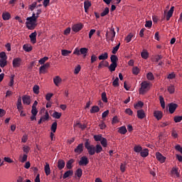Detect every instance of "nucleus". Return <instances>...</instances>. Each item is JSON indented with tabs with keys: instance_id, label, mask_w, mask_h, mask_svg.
I'll list each match as a JSON object with an SVG mask.
<instances>
[{
	"instance_id": "f257e3e1",
	"label": "nucleus",
	"mask_w": 182,
	"mask_h": 182,
	"mask_svg": "<svg viewBox=\"0 0 182 182\" xmlns=\"http://www.w3.org/2000/svg\"><path fill=\"white\" fill-rule=\"evenodd\" d=\"M42 14L41 9H38L36 14L35 12L33 13L32 16L28 17L26 18V28L29 29V31H33L36 26H38V18H39V15Z\"/></svg>"
},
{
	"instance_id": "f03ea898",
	"label": "nucleus",
	"mask_w": 182,
	"mask_h": 182,
	"mask_svg": "<svg viewBox=\"0 0 182 182\" xmlns=\"http://www.w3.org/2000/svg\"><path fill=\"white\" fill-rule=\"evenodd\" d=\"M85 147L87 149L88 154L90 156H95L96 154V147L95 145H90V142H89V139H87L85 143Z\"/></svg>"
},
{
	"instance_id": "7ed1b4c3",
	"label": "nucleus",
	"mask_w": 182,
	"mask_h": 182,
	"mask_svg": "<svg viewBox=\"0 0 182 182\" xmlns=\"http://www.w3.org/2000/svg\"><path fill=\"white\" fill-rule=\"evenodd\" d=\"M148 90H150V82H148L147 81H143L141 83V88L139 90L140 95H144V93L148 92Z\"/></svg>"
},
{
	"instance_id": "20e7f679",
	"label": "nucleus",
	"mask_w": 182,
	"mask_h": 182,
	"mask_svg": "<svg viewBox=\"0 0 182 182\" xmlns=\"http://www.w3.org/2000/svg\"><path fill=\"white\" fill-rule=\"evenodd\" d=\"M16 106H17V110L20 113V116L21 117H25V116H26V114H22L23 113V106L22 105V97H18Z\"/></svg>"
},
{
	"instance_id": "39448f33",
	"label": "nucleus",
	"mask_w": 182,
	"mask_h": 182,
	"mask_svg": "<svg viewBox=\"0 0 182 182\" xmlns=\"http://www.w3.org/2000/svg\"><path fill=\"white\" fill-rule=\"evenodd\" d=\"M13 68H19L22 65V59L21 58H16L13 60Z\"/></svg>"
},
{
	"instance_id": "423d86ee",
	"label": "nucleus",
	"mask_w": 182,
	"mask_h": 182,
	"mask_svg": "<svg viewBox=\"0 0 182 182\" xmlns=\"http://www.w3.org/2000/svg\"><path fill=\"white\" fill-rule=\"evenodd\" d=\"M78 164L79 166H87L89 164V159L87 156L81 157Z\"/></svg>"
},
{
	"instance_id": "0eeeda50",
	"label": "nucleus",
	"mask_w": 182,
	"mask_h": 182,
	"mask_svg": "<svg viewBox=\"0 0 182 182\" xmlns=\"http://www.w3.org/2000/svg\"><path fill=\"white\" fill-rule=\"evenodd\" d=\"M83 29V24L82 23H77L73 26V32H79Z\"/></svg>"
},
{
	"instance_id": "6e6552de",
	"label": "nucleus",
	"mask_w": 182,
	"mask_h": 182,
	"mask_svg": "<svg viewBox=\"0 0 182 182\" xmlns=\"http://www.w3.org/2000/svg\"><path fill=\"white\" fill-rule=\"evenodd\" d=\"M178 106V105H177V104H174L173 102L168 104V110L171 114H173V113L176 112V109H177Z\"/></svg>"
},
{
	"instance_id": "1a4fd4ad",
	"label": "nucleus",
	"mask_w": 182,
	"mask_h": 182,
	"mask_svg": "<svg viewBox=\"0 0 182 182\" xmlns=\"http://www.w3.org/2000/svg\"><path fill=\"white\" fill-rule=\"evenodd\" d=\"M156 157L158 161H160L161 164L164 163L166 161V157L163 156L160 152L156 153Z\"/></svg>"
},
{
	"instance_id": "9d476101",
	"label": "nucleus",
	"mask_w": 182,
	"mask_h": 182,
	"mask_svg": "<svg viewBox=\"0 0 182 182\" xmlns=\"http://www.w3.org/2000/svg\"><path fill=\"white\" fill-rule=\"evenodd\" d=\"M74 151L77 154H82L83 152V144H78V146L74 149Z\"/></svg>"
},
{
	"instance_id": "9b49d317",
	"label": "nucleus",
	"mask_w": 182,
	"mask_h": 182,
	"mask_svg": "<svg viewBox=\"0 0 182 182\" xmlns=\"http://www.w3.org/2000/svg\"><path fill=\"white\" fill-rule=\"evenodd\" d=\"M50 63H46V64H43V65H41L39 68L40 73H45V70H46V69L50 68Z\"/></svg>"
},
{
	"instance_id": "f8f14e48",
	"label": "nucleus",
	"mask_w": 182,
	"mask_h": 182,
	"mask_svg": "<svg viewBox=\"0 0 182 182\" xmlns=\"http://www.w3.org/2000/svg\"><path fill=\"white\" fill-rule=\"evenodd\" d=\"M22 100L23 105H31V97L28 95H24L22 97Z\"/></svg>"
},
{
	"instance_id": "ddd939ff",
	"label": "nucleus",
	"mask_w": 182,
	"mask_h": 182,
	"mask_svg": "<svg viewBox=\"0 0 182 182\" xmlns=\"http://www.w3.org/2000/svg\"><path fill=\"white\" fill-rule=\"evenodd\" d=\"M38 36V33H36V31L31 33V34L29 36L31 43H36V36Z\"/></svg>"
},
{
	"instance_id": "4468645a",
	"label": "nucleus",
	"mask_w": 182,
	"mask_h": 182,
	"mask_svg": "<svg viewBox=\"0 0 182 182\" xmlns=\"http://www.w3.org/2000/svg\"><path fill=\"white\" fill-rule=\"evenodd\" d=\"M65 161H63V159H59L58 161V168L60 170H63V168H65Z\"/></svg>"
},
{
	"instance_id": "2eb2a0df",
	"label": "nucleus",
	"mask_w": 182,
	"mask_h": 182,
	"mask_svg": "<svg viewBox=\"0 0 182 182\" xmlns=\"http://www.w3.org/2000/svg\"><path fill=\"white\" fill-rule=\"evenodd\" d=\"M137 117L138 119H144L146 117V114L144 113V110L139 109L137 111Z\"/></svg>"
},
{
	"instance_id": "dca6fc26",
	"label": "nucleus",
	"mask_w": 182,
	"mask_h": 182,
	"mask_svg": "<svg viewBox=\"0 0 182 182\" xmlns=\"http://www.w3.org/2000/svg\"><path fill=\"white\" fill-rule=\"evenodd\" d=\"M154 116L156 117V119H157V120H160L161 117H163V113L161 111H155L154 112Z\"/></svg>"
},
{
	"instance_id": "f3484780",
	"label": "nucleus",
	"mask_w": 182,
	"mask_h": 182,
	"mask_svg": "<svg viewBox=\"0 0 182 182\" xmlns=\"http://www.w3.org/2000/svg\"><path fill=\"white\" fill-rule=\"evenodd\" d=\"M103 66H105V68H107V66H109V62L104 61V60L101 61L98 65V69H102Z\"/></svg>"
},
{
	"instance_id": "a211bd4d",
	"label": "nucleus",
	"mask_w": 182,
	"mask_h": 182,
	"mask_svg": "<svg viewBox=\"0 0 182 182\" xmlns=\"http://www.w3.org/2000/svg\"><path fill=\"white\" fill-rule=\"evenodd\" d=\"M109 58V54L107 53H105L99 55L98 59L100 60H106Z\"/></svg>"
},
{
	"instance_id": "6ab92c4d",
	"label": "nucleus",
	"mask_w": 182,
	"mask_h": 182,
	"mask_svg": "<svg viewBox=\"0 0 182 182\" xmlns=\"http://www.w3.org/2000/svg\"><path fill=\"white\" fill-rule=\"evenodd\" d=\"M62 82V78L59 76H56L55 78H53V82L55 85V86H59V83Z\"/></svg>"
},
{
	"instance_id": "aec40b11",
	"label": "nucleus",
	"mask_w": 182,
	"mask_h": 182,
	"mask_svg": "<svg viewBox=\"0 0 182 182\" xmlns=\"http://www.w3.org/2000/svg\"><path fill=\"white\" fill-rule=\"evenodd\" d=\"M90 6H92V3H90V1H86L84 2V9L85 12H87V10L89 8H90Z\"/></svg>"
},
{
	"instance_id": "412c9836",
	"label": "nucleus",
	"mask_w": 182,
	"mask_h": 182,
	"mask_svg": "<svg viewBox=\"0 0 182 182\" xmlns=\"http://www.w3.org/2000/svg\"><path fill=\"white\" fill-rule=\"evenodd\" d=\"M44 170L46 176L50 174V166H49V164L46 163Z\"/></svg>"
},
{
	"instance_id": "4be33fe9",
	"label": "nucleus",
	"mask_w": 182,
	"mask_h": 182,
	"mask_svg": "<svg viewBox=\"0 0 182 182\" xmlns=\"http://www.w3.org/2000/svg\"><path fill=\"white\" fill-rule=\"evenodd\" d=\"M70 176H73V171H67L63 176V178H68Z\"/></svg>"
},
{
	"instance_id": "5701e85b",
	"label": "nucleus",
	"mask_w": 182,
	"mask_h": 182,
	"mask_svg": "<svg viewBox=\"0 0 182 182\" xmlns=\"http://www.w3.org/2000/svg\"><path fill=\"white\" fill-rule=\"evenodd\" d=\"M2 18L4 21H9L11 19V14L9 12L3 13Z\"/></svg>"
},
{
	"instance_id": "b1692460",
	"label": "nucleus",
	"mask_w": 182,
	"mask_h": 182,
	"mask_svg": "<svg viewBox=\"0 0 182 182\" xmlns=\"http://www.w3.org/2000/svg\"><path fill=\"white\" fill-rule=\"evenodd\" d=\"M102 151H103V148L102 147V145L97 144L95 146V153H97V154H99V153H102Z\"/></svg>"
},
{
	"instance_id": "393cba45",
	"label": "nucleus",
	"mask_w": 182,
	"mask_h": 182,
	"mask_svg": "<svg viewBox=\"0 0 182 182\" xmlns=\"http://www.w3.org/2000/svg\"><path fill=\"white\" fill-rule=\"evenodd\" d=\"M116 68H117V63H112L109 66V70L110 72H114V70H116Z\"/></svg>"
},
{
	"instance_id": "a878e982",
	"label": "nucleus",
	"mask_w": 182,
	"mask_h": 182,
	"mask_svg": "<svg viewBox=\"0 0 182 182\" xmlns=\"http://www.w3.org/2000/svg\"><path fill=\"white\" fill-rule=\"evenodd\" d=\"M140 154L141 157H147L149 156V149H144V150L142 149L140 152Z\"/></svg>"
},
{
	"instance_id": "bb28decb",
	"label": "nucleus",
	"mask_w": 182,
	"mask_h": 182,
	"mask_svg": "<svg viewBox=\"0 0 182 182\" xmlns=\"http://www.w3.org/2000/svg\"><path fill=\"white\" fill-rule=\"evenodd\" d=\"M58 129V122H55L52 124L50 130L53 133H56V129Z\"/></svg>"
},
{
	"instance_id": "cd10ccee",
	"label": "nucleus",
	"mask_w": 182,
	"mask_h": 182,
	"mask_svg": "<svg viewBox=\"0 0 182 182\" xmlns=\"http://www.w3.org/2000/svg\"><path fill=\"white\" fill-rule=\"evenodd\" d=\"M118 132L120 133V134H126V133H127V129H126V127H120Z\"/></svg>"
},
{
	"instance_id": "c85d7f7f",
	"label": "nucleus",
	"mask_w": 182,
	"mask_h": 182,
	"mask_svg": "<svg viewBox=\"0 0 182 182\" xmlns=\"http://www.w3.org/2000/svg\"><path fill=\"white\" fill-rule=\"evenodd\" d=\"M142 150L143 148L140 145H135L134 147V151H135V153H141Z\"/></svg>"
},
{
	"instance_id": "c756f323",
	"label": "nucleus",
	"mask_w": 182,
	"mask_h": 182,
	"mask_svg": "<svg viewBox=\"0 0 182 182\" xmlns=\"http://www.w3.org/2000/svg\"><path fill=\"white\" fill-rule=\"evenodd\" d=\"M83 174V170L82 168H77V171H75V176L78 177V178H80Z\"/></svg>"
},
{
	"instance_id": "7c9ffc66",
	"label": "nucleus",
	"mask_w": 182,
	"mask_h": 182,
	"mask_svg": "<svg viewBox=\"0 0 182 182\" xmlns=\"http://www.w3.org/2000/svg\"><path fill=\"white\" fill-rule=\"evenodd\" d=\"M100 111V108H99V107L97 106H93L92 107L91 109H90V113H97Z\"/></svg>"
},
{
	"instance_id": "2f4dec72",
	"label": "nucleus",
	"mask_w": 182,
	"mask_h": 182,
	"mask_svg": "<svg viewBox=\"0 0 182 182\" xmlns=\"http://www.w3.org/2000/svg\"><path fill=\"white\" fill-rule=\"evenodd\" d=\"M87 50H88V49L87 48H81L80 49V53L81 55H83L84 58H86V55L87 53Z\"/></svg>"
},
{
	"instance_id": "473e14b6",
	"label": "nucleus",
	"mask_w": 182,
	"mask_h": 182,
	"mask_svg": "<svg viewBox=\"0 0 182 182\" xmlns=\"http://www.w3.org/2000/svg\"><path fill=\"white\" fill-rule=\"evenodd\" d=\"M159 100L162 109H166V102H164V98L163 96H159Z\"/></svg>"
},
{
	"instance_id": "72a5a7b5",
	"label": "nucleus",
	"mask_w": 182,
	"mask_h": 182,
	"mask_svg": "<svg viewBox=\"0 0 182 182\" xmlns=\"http://www.w3.org/2000/svg\"><path fill=\"white\" fill-rule=\"evenodd\" d=\"M23 50H25L26 52H31L32 50V46H29V45H23Z\"/></svg>"
},
{
	"instance_id": "f704fd0d",
	"label": "nucleus",
	"mask_w": 182,
	"mask_h": 182,
	"mask_svg": "<svg viewBox=\"0 0 182 182\" xmlns=\"http://www.w3.org/2000/svg\"><path fill=\"white\" fill-rule=\"evenodd\" d=\"M110 59H111L112 63H117V60H119V58L116 55H112L110 57Z\"/></svg>"
},
{
	"instance_id": "c9c22d12",
	"label": "nucleus",
	"mask_w": 182,
	"mask_h": 182,
	"mask_svg": "<svg viewBox=\"0 0 182 182\" xmlns=\"http://www.w3.org/2000/svg\"><path fill=\"white\" fill-rule=\"evenodd\" d=\"M171 173L175 174L176 177H180V173H178V168L173 167L171 170Z\"/></svg>"
},
{
	"instance_id": "e433bc0d",
	"label": "nucleus",
	"mask_w": 182,
	"mask_h": 182,
	"mask_svg": "<svg viewBox=\"0 0 182 182\" xmlns=\"http://www.w3.org/2000/svg\"><path fill=\"white\" fill-rule=\"evenodd\" d=\"M52 117L54 119H60V117H62V113L60 112H54V113H53Z\"/></svg>"
},
{
	"instance_id": "4c0bfd02",
	"label": "nucleus",
	"mask_w": 182,
	"mask_h": 182,
	"mask_svg": "<svg viewBox=\"0 0 182 182\" xmlns=\"http://www.w3.org/2000/svg\"><path fill=\"white\" fill-rule=\"evenodd\" d=\"M0 60H6L8 59V56H6V53L4 51L0 53Z\"/></svg>"
},
{
	"instance_id": "58836bf2",
	"label": "nucleus",
	"mask_w": 182,
	"mask_h": 182,
	"mask_svg": "<svg viewBox=\"0 0 182 182\" xmlns=\"http://www.w3.org/2000/svg\"><path fill=\"white\" fill-rule=\"evenodd\" d=\"M41 119L43 120V122H46V120H49V112L46 111V114L41 117Z\"/></svg>"
},
{
	"instance_id": "ea45409f",
	"label": "nucleus",
	"mask_w": 182,
	"mask_h": 182,
	"mask_svg": "<svg viewBox=\"0 0 182 182\" xmlns=\"http://www.w3.org/2000/svg\"><path fill=\"white\" fill-rule=\"evenodd\" d=\"M73 163H75V160H73V159H70V160L67 162V164H66V167H67V168H68V169L72 168V164H73Z\"/></svg>"
},
{
	"instance_id": "a19ab883",
	"label": "nucleus",
	"mask_w": 182,
	"mask_h": 182,
	"mask_svg": "<svg viewBox=\"0 0 182 182\" xmlns=\"http://www.w3.org/2000/svg\"><path fill=\"white\" fill-rule=\"evenodd\" d=\"M70 53H72V51L68 50H61V55L63 56H69Z\"/></svg>"
},
{
	"instance_id": "79ce46f5",
	"label": "nucleus",
	"mask_w": 182,
	"mask_h": 182,
	"mask_svg": "<svg viewBox=\"0 0 182 182\" xmlns=\"http://www.w3.org/2000/svg\"><path fill=\"white\" fill-rule=\"evenodd\" d=\"M119 48H120V43H119L117 46H116L115 47L113 48L112 53H113V55H116L117 53V50H119Z\"/></svg>"
},
{
	"instance_id": "37998d69",
	"label": "nucleus",
	"mask_w": 182,
	"mask_h": 182,
	"mask_svg": "<svg viewBox=\"0 0 182 182\" xmlns=\"http://www.w3.org/2000/svg\"><path fill=\"white\" fill-rule=\"evenodd\" d=\"M112 85L114 86V87H119V86H120V85L119 84V77H117L115 78V80L112 82Z\"/></svg>"
},
{
	"instance_id": "c03bdc74",
	"label": "nucleus",
	"mask_w": 182,
	"mask_h": 182,
	"mask_svg": "<svg viewBox=\"0 0 182 182\" xmlns=\"http://www.w3.org/2000/svg\"><path fill=\"white\" fill-rule=\"evenodd\" d=\"M141 56L143 59H147L149 58V53L147 51H142Z\"/></svg>"
},
{
	"instance_id": "a18cd8bd",
	"label": "nucleus",
	"mask_w": 182,
	"mask_h": 182,
	"mask_svg": "<svg viewBox=\"0 0 182 182\" xmlns=\"http://www.w3.org/2000/svg\"><path fill=\"white\" fill-rule=\"evenodd\" d=\"M176 89L174 88V85H169L168 87V92H169V93H171V95H173V93H174Z\"/></svg>"
},
{
	"instance_id": "49530a36",
	"label": "nucleus",
	"mask_w": 182,
	"mask_h": 182,
	"mask_svg": "<svg viewBox=\"0 0 182 182\" xmlns=\"http://www.w3.org/2000/svg\"><path fill=\"white\" fill-rule=\"evenodd\" d=\"M49 60V58L48 57H44L41 59H40L38 60V63H40V65H44L45 64V62H46L47 60Z\"/></svg>"
},
{
	"instance_id": "de8ad7c7",
	"label": "nucleus",
	"mask_w": 182,
	"mask_h": 182,
	"mask_svg": "<svg viewBox=\"0 0 182 182\" xmlns=\"http://www.w3.org/2000/svg\"><path fill=\"white\" fill-rule=\"evenodd\" d=\"M109 14V7H106L105 10L100 14V16H106Z\"/></svg>"
},
{
	"instance_id": "09e8293b",
	"label": "nucleus",
	"mask_w": 182,
	"mask_h": 182,
	"mask_svg": "<svg viewBox=\"0 0 182 182\" xmlns=\"http://www.w3.org/2000/svg\"><path fill=\"white\" fill-rule=\"evenodd\" d=\"M132 73L133 75H137L139 73H140V69L137 67H134L132 68Z\"/></svg>"
},
{
	"instance_id": "8fccbe9b",
	"label": "nucleus",
	"mask_w": 182,
	"mask_h": 182,
	"mask_svg": "<svg viewBox=\"0 0 182 182\" xmlns=\"http://www.w3.org/2000/svg\"><path fill=\"white\" fill-rule=\"evenodd\" d=\"M33 93L39 95V85H34L33 87Z\"/></svg>"
},
{
	"instance_id": "3c124183",
	"label": "nucleus",
	"mask_w": 182,
	"mask_h": 182,
	"mask_svg": "<svg viewBox=\"0 0 182 182\" xmlns=\"http://www.w3.org/2000/svg\"><path fill=\"white\" fill-rule=\"evenodd\" d=\"M102 100L104 103H107V97L106 96V92L102 93Z\"/></svg>"
},
{
	"instance_id": "603ef678",
	"label": "nucleus",
	"mask_w": 182,
	"mask_h": 182,
	"mask_svg": "<svg viewBox=\"0 0 182 182\" xmlns=\"http://www.w3.org/2000/svg\"><path fill=\"white\" fill-rule=\"evenodd\" d=\"M146 77H147L148 80H154V75L151 73H149L146 75Z\"/></svg>"
},
{
	"instance_id": "864d4df0",
	"label": "nucleus",
	"mask_w": 182,
	"mask_h": 182,
	"mask_svg": "<svg viewBox=\"0 0 182 182\" xmlns=\"http://www.w3.org/2000/svg\"><path fill=\"white\" fill-rule=\"evenodd\" d=\"M101 144L102 147H107V139H106L105 138H103L101 140Z\"/></svg>"
},
{
	"instance_id": "5fc2aeb1",
	"label": "nucleus",
	"mask_w": 182,
	"mask_h": 182,
	"mask_svg": "<svg viewBox=\"0 0 182 182\" xmlns=\"http://www.w3.org/2000/svg\"><path fill=\"white\" fill-rule=\"evenodd\" d=\"M36 5H38V3L33 2L28 6V9H30V11H33V9H35V8H36Z\"/></svg>"
},
{
	"instance_id": "6e6d98bb",
	"label": "nucleus",
	"mask_w": 182,
	"mask_h": 182,
	"mask_svg": "<svg viewBox=\"0 0 182 182\" xmlns=\"http://www.w3.org/2000/svg\"><path fill=\"white\" fill-rule=\"evenodd\" d=\"M31 150V147L28 146H23V151L26 153V154H28L29 153V151Z\"/></svg>"
},
{
	"instance_id": "4d7b16f0",
	"label": "nucleus",
	"mask_w": 182,
	"mask_h": 182,
	"mask_svg": "<svg viewBox=\"0 0 182 182\" xmlns=\"http://www.w3.org/2000/svg\"><path fill=\"white\" fill-rule=\"evenodd\" d=\"M132 38H133V33H131L125 38L127 43H129L132 41Z\"/></svg>"
},
{
	"instance_id": "13d9d810",
	"label": "nucleus",
	"mask_w": 182,
	"mask_h": 182,
	"mask_svg": "<svg viewBox=\"0 0 182 182\" xmlns=\"http://www.w3.org/2000/svg\"><path fill=\"white\" fill-rule=\"evenodd\" d=\"M182 120V116H176L174 117L175 123H180Z\"/></svg>"
},
{
	"instance_id": "bf43d9fd",
	"label": "nucleus",
	"mask_w": 182,
	"mask_h": 182,
	"mask_svg": "<svg viewBox=\"0 0 182 182\" xmlns=\"http://www.w3.org/2000/svg\"><path fill=\"white\" fill-rule=\"evenodd\" d=\"M103 139L102 135H95L94 136V139L95 141H101V140Z\"/></svg>"
},
{
	"instance_id": "052dcab7",
	"label": "nucleus",
	"mask_w": 182,
	"mask_h": 182,
	"mask_svg": "<svg viewBox=\"0 0 182 182\" xmlns=\"http://www.w3.org/2000/svg\"><path fill=\"white\" fill-rule=\"evenodd\" d=\"M142 106H144V103L141 101H139L136 105H134L135 109H137V107H141Z\"/></svg>"
},
{
	"instance_id": "680f3d73",
	"label": "nucleus",
	"mask_w": 182,
	"mask_h": 182,
	"mask_svg": "<svg viewBox=\"0 0 182 182\" xmlns=\"http://www.w3.org/2000/svg\"><path fill=\"white\" fill-rule=\"evenodd\" d=\"M96 60H97V56H96L95 54H92L91 56V63H95Z\"/></svg>"
},
{
	"instance_id": "e2e57ef3",
	"label": "nucleus",
	"mask_w": 182,
	"mask_h": 182,
	"mask_svg": "<svg viewBox=\"0 0 182 182\" xmlns=\"http://www.w3.org/2000/svg\"><path fill=\"white\" fill-rule=\"evenodd\" d=\"M152 25H153V22L151 21H148L145 23V28H151Z\"/></svg>"
},
{
	"instance_id": "0e129e2a",
	"label": "nucleus",
	"mask_w": 182,
	"mask_h": 182,
	"mask_svg": "<svg viewBox=\"0 0 182 182\" xmlns=\"http://www.w3.org/2000/svg\"><path fill=\"white\" fill-rule=\"evenodd\" d=\"M6 65V60H0V67L4 68Z\"/></svg>"
},
{
	"instance_id": "69168bd1",
	"label": "nucleus",
	"mask_w": 182,
	"mask_h": 182,
	"mask_svg": "<svg viewBox=\"0 0 182 182\" xmlns=\"http://www.w3.org/2000/svg\"><path fill=\"white\" fill-rule=\"evenodd\" d=\"M80 65H78L75 68V71H74V73L75 75H77L79 73V72H80Z\"/></svg>"
},
{
	"instance_id": "338daca9",
	"label": "nucleus",
	"mask_w": 182,
	"mask_h": 182,
	"mask_svg": "<svg viewBox=\"0 0 182 182\" xmlns=\"http://www.w3.org/2000/svg\"><path fill=\"white\" fill-rule=\"evenodd\" d=\"M31 114H34V115L38 114V109H36V107H32Z\"/></svg>"
},
{
	"instance_id": "774afa93",
	"label": "nucleus",
	"mask_w": 182,
	"mask_h": 182,
	"mask_svg": "<svg viewBox=\"0 0 182 182\" xmlns=\"http://www.w3.org/2000/svg\"><path fill=\"white\" fill-rule=\"evenodd\" d=\"M22 143H26L28 141V135L24 134L21 138Z\"/></svg>"
}]
</instances>
